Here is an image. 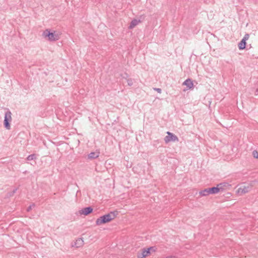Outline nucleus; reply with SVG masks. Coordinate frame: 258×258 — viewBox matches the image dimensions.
Returning <instances> with one entry per match:
<instances>
[{"label":"nucleus","mask_w":258,"mask_h":258,"mask_svg":"<svg viewBox=\"0 0 258 258\" xmlns=\"http://www.w3.org/2000/svg\"><path fill=\"white\" fill-rule=\"evenodd\" d=\"M127 83L129 86H131L133 85V80L132 79H127Z\"/></svg>","instance_id":"nucleus-17"},{"label":"nucleus","mask_w":258,"mask_h":258,"mask_svg":"<svg viewBox=\"0 0 258 258\" xmlns=\"http://www.w3.org/2000/svg\"><path fill=\"white\" fill-rule=\"evenodd\" d=\"M246 45V42L244 40H242L240 41V42L238 43V48L240 50H243L245 48Z\"/></svg>","instance_id":"nucleus-13"},{"label":"nucleus","mask_w":258,"mask_h":258,"mask_svg":"<svg viewBox=\"0 0 258 258\" xmlns=\"http://www.w3.org/2000/svg\"><path fill=\"white\" fill-rule=\"evenodd\" d=\"M145 16L144 15H141L140 16V19L137 20L136 19H133L131 22L130 23V26H128V28L131 29L134 28L135 26H136L139 23L142 22L143 20L145 18Z\"/></svg>","instance_id":"nucleus-8"},{"label":"nucleus","mask_w":258,"mask_h":258,"mask_svg":"<svg viewBox=\"0 0 258 258\" xmlns=\"http://www.w3.org/2000/svg\"><path fill=\"white\" fill-rule=\"evenodd\" d=\"M118 214V212L116 210L111 211L108 214L100 216L96 221L97 225H100L110 222L113 220Z\"/></svg>","instance_id":"nucleus-1"},{"label":"nucleus","mask_w":258,"mask_h":258,"mask_svg":"<svg viewBox=\"0 0 258 258\" xmlns=\"http://www.w3.org/2000/svg\"><path fill=\"white\" fill-rule=\"evenodd\" d=\"M84 244V241L82 238H78L76 241L75 242L74 245H73V246H75L76 247H80Z\"/></svg>","instance_id":"nucleus-11"},{"label":"nucleus","mask_w":258,"mask_h":258,"mask_svg":"<svg viewBox=\"0 0 258 258\" xmlns=\"http://www.w3.org/2000/svg\"><path fill=\"white\" fill-rule=\"evenodd\" d=\"M252 155L254 158H256V159L258 158V152L256 150H254L252 152Z\"/></svg>","instance_id":"nucleus-18"},{"label":"nucleus","mask_w":258,"mask_h":258,"mask_svg":"<svg viewBox=\"0 0 258 258\" xmlns=\"http://www.w3.org/2000/svg\"><path fill=\"white\" fill-rule=\"evenodd\" d=\"M183 85H185L188 89H191L193 88L194 84L193 82L190 79H186L183 83Z\"/></svg>","instance_id":"nucleus-10"},{"label":"nucleus","mask_w":258,"mask_h":258,"mask_svg":"<svg viewBox=\"0 0 258 258\" xmlns=\"http://www.w3.org/2000/svg\"><path fill=\"white\" fill-rule=\"evenodd\" d=\"M121 77L123 78H124L127 80V78L128 77V75L126 73H124L123 75H121Z\"/></svg>","instance_id":"nucleus-22"},{"label":"nucleus","mask_w":258,"mask_h":258,"mask_svg":"<svg viewBox=\"0 0 258 258\" xmlns=\"http://www.w3.org/2000/svg\"><path fill=\"white\" fill-rule=\"evenodd\" d=\"M12 120V113L9 109H7L4 120V126L7 130H10Z\"/></svg>","instance_id":"nucleus-3"},{"label":"nucleus","mask_w":258,"mask_h":258,"mask_svg":"<svg viewBox=\"0 0 258 258\" xmlns=\"http://www.w3.org/2000/svg\"><path fill=\"white\" fill-rule=\"evenodd\" d=\"M231 186V185L227 182H222L217 185L216 187L218 188V193L220 191H225L227 188Z\"/></svg>","instance_id":"nucleus-6"},{"label":"nucleus","mask_w":258,"mask_h":258,"mask_svg":"<svg viewBox=\"0 0 258 258\" xmlns=\"http://www.w3.org/2000/svg\"><path fill=\"white\" fill-rule=\"evenodd\" d=\"M42 36L44 38H47L50 41H55L59 39V36L55 31L51 32L48 29L45 30L42 33Z\"/></svg>","instance_id":"nucleus-2"},{"label":"nucleus","mask_w":258,"mask_h":258,"mask_svg":"<svg viewBox=\"0 0 258 258\" xmlns=\"http://www.w3.org/2000/svg\"><path fill=\"white\" fill-rule=\"evenodd\" d=\"M35 204H34V203H33V204H31V205H30V206H29L27 208V212H30V211L32 210V209L35 207Z\"/></svg>","instance_id":"nucleus-20"},{"label":"nucleus","mask_w":258,"mask_h":258,"mask_svg":"<svg viewBox=\"0 0 258 258\" xmlns=\"http://www.w3.org/2000/svg\"><path fill=\"white\" fill-rule=\"evenodd\" d=\"M93 209L92 207L89 206L79 210V214L81 215H84L85 216H87L91 214L93 212Z\"/></svg>","instance_id":"nucleus-9"},{"label":"nucleus","mask_w":258,"mask_h":258,"mask_svg":"<svg viewBox=\"0 0 258 258\" xmlns=\"http://www.w3.org/2000/svg\"><path fill=\"white\" fill-rule=\"evenodd\" d=\"M137 257L138 258H145L146 257L145 254H144L143 252L142 251L141 252H138L137 253Z\"/></svg>","instance_id":"nucleus-16"},{"label":"nucleus","mask_w":258,"mask_h":258,"mask_svg":"<svg viewBox=\"0 0 258 258\" xmlns=\"http://www.w3.org/2000/svg\"><path fill=\"white\" fill-rule=\"evenodd\" d=\"M201 196H207L209 195L218 194V188L216 186L205 188L199 192Z\"/></svg>","instance_id":"nucleus-4"},{"label":"nucleus","mask_w":258,"mask_h":258,"mask_svg":"<svg viewBox=\"0 0 258 258\" xmlns=\"http://www.w3.org/2000/svg\"><path fill=\"white\" fill-rule=\"evenodd\" d=\"M18 189V188H14L11 192L9 193V196L10 197L13 196L16 192Z\"/></svg>","instance_id":"nucleus-19"},{"label":"nucleus","mask_w":258,"mask_h":258,"mask_svg":"<svg viewBox=\"0 0 258 258\" xmlns=\"http://www.w3.org/2000/svg\"><path fill=\"white\" fill-rule=\"evenodd\" d=\"M99 152H92L88 155V158L89 159H96L99 156Z\"/></svg>","instance_id":"nucleus-12"},{"label":"nucleus","mask_w":258,"mask_h":258,"mask_svg":"<svg viewBox=\"0 0 258 258\" xmlns=\"http://www.w3.org/2000/svg\"><path fill=\"white\" fill-rule=\"evenodd\" d=\"M37 158V156L35 154H32L30 155H29L27 157V160L28 161H31L33 160H35Z\"/></svg>","instance_id":"nucleus-15"},{"label":"nucleus","mask_w":258,"mask_h":258,"mask_svg":"<svg viewBox=\"0 0 258 258\" xmlns=\"http://www.w3.org/2000/svg\"><path fill=\"white\" fill-rule=\"evenodd\" d=\"M248 191V187H244L243 188L240 187L238 188L237 192L239 194L242 195L246 193Z\"/></svg>","instance_id":"nucleus-14"},{"label":"nucleus","mask_w":258,"mask_h":258,"mask_svg":"<svg viewBox=\"0 0 258 258\" xmlns=\"http://www.w3.org/2000/svg\"><path fill=\"white\" fill-rule=\"evenodd\" d=\"M249 35L248 34H245L242 40H244L246 41L249 38Z\"/></svg>","instance_id":"nucleus-21"},{"label":"nucleus","mask_w":258,"mask_h":258,"mask_svg":"<svg viewBox=\"0 0 258 258\" xmlns=\"http://www.w3.org/2000/svg\"><path fill=\"white\" fill-rule=\"evenodd\" d=\"M167 135L164 138V141L166 143H168L171 141H178V137L174 134L167 132Z\"/></svg>","instance_id":"nucleus-5"},{"label":"nucleus","mask_w":258,"mask_h":258,"mask_svg":"<svg viewBox=\"0 0 258 258\" xmlns=\"http://www.w3.org/2000/svg\"><path fill=\"white\" fill-rule=\"evenodd\" d=\"M154 90L160 93L161 92V89L160 88H154Z\"/></svg>","instance_id":"nucleus-23"},{"label":"nucleus","mask_w":258,"mask_h":258,"mask_svg":"<svg viewBox=\"0 0 258 258\" xmlns=\"http://www.w3.org/2000/svg\"><path fill=\"white\" fill-rule=\"evenodd\" d=\"M157 248L156 246H150L147 248H143L142 251L146 257L150 255L152 252H155L157 250Z\"/></svg>","instance_id":"nucleus-7"}]
</instances>
